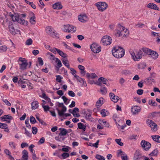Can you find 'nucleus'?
I'll use <instances>...</instances> for the list:
<instances>
[{
    "mask_svg": "<svg viewBox=\"0 0 160 160\" xmlns=\"http://www.w3.org/2000/svg\"><path fill=\"white\" fill-rule=\"evenodd\" d=\"M112 51L113 56L118 58L122 57L125 53L124 50L122 48L119 46L114 47Z\"/></svg>",
    "mask_w": 160,
    "mask_h": 160,
    "instance_id": "1",
    "label": "nucleus"
},
{
    "mask_svg": "<svg viewBox=\"0 0 160 160\" xmlns=\"http://www.w3.org/2000/svg\"><path fill=\"white\" fill-rule=\"evenodd\" d=\"M116 35L117 37L126 36L129 34V31L120 25H118L117 29L116 30Z\"/></svg>",
    "mask_w": 160,
    "mask_h": 160,
    "instance_id": "2",
    "label": "nucleus"
},
{
    "mask_svg": "<svg viewBox=\"0 0 160 160\" xmlns=\"http://www.w3.org/2000/svg\"><path fill=\"white\" fill-rule=\"evenodd\" d=\"M142 50L140 49L138 51L135 50L130 51L132 58L134 61H138L142 58L143 53Z\"/></svg>",
    "mask_w": 160,
    "mask_h": 160,
    "instance_id": "3",
    "label": "nucleus"
},
{
    "mask_svg": "<svg viewBox=\"0 0 160 160\" xmlns=\"http://www.w3.org/2000/svg\"><path fill=\"white\" fill-rule=\"evenodd\" d=\"M10 17L13 22L17 21L18 23L24 25H28V22L23 19L20 18L18 14L15 13L14 15H11Z\"/></svg>",
    "mask_w": 160,
    "mask_h": 160,
    "instance_id": "4",
    "label": "nucleus"
},
{
    "mask_svg": "<svg viewBox=\"0 0 160 160\" xmlns=\"http://www.w3.org/2000/svg\"><path fill=\"white\" fill-rule=\"evenodd\" d=\"M18 63L20 69L24 70L26 69L28 63L25 58L21 57L19 58L18 59Z\"/></svg>",
    "mask_w": 160,
    "mask_h": 160,
    "instance_id": "5",
    "label": "nucleus"
},
{
    "mask_svg": "<svg viewBox=\"0 0 160 160\" xmlns=\"http://www.w3.org/2000/svg\"><path fill=\"white\" fill-rule=\"evenodd\" d=\"M62 30L64 32H74L76 30V28L73 26L67 24L63 26Z\"/></svg>",
    "mask_w": 160,
    "mask_h": 160,
    "instance_id": "6",
    "label": "nucleus"
},
{
    "mask_svg": "<svg viewBox=\"0 0 160 160\" xmlns=\"http://www.w3.org/2000/svg\"><path fill=\"white\" fill-rule=\"evenodd\" d=\"M95 5L98 9L101 12H103L108 8V4L105 2H98L95 3Z\"/></svg>",
    "mask_w": 160,
    "mask_h": 160,
    "instance_id": "7",
    "label": "nucleus"
},
{
    "mask_svg": "<svg viewBox=\"0 0 160 160\" xmlns=\"http://www.w3.org/2000/svg\"><path fill=\"white\" fill-rule=\"evenodd\" d=\"M101 42L104 45H108L112 43V39L109 36H105L102 38Z\"/></svg>",
    "mask_w": 160,
    "mask_h": 160,
    "instance_id": "8",
    "label": "nucleus"
},
{
    "mask_svg": "<svg viewBox=\"0 0 160 160\" xmlns=\"http://www.w3.org/2000/svg\"><path fill=\"white\" fill-rule=\"evenodd\" d=\"M146 123L151 128L153 131L155 132L157 130V125L151 120L148 119L146 121Z\"/></svg>",
    "mask_w": 160,
    "mask_h": 160,
    "instance_id": "9",
    "label": "nucleus"
},
{
    "mask_svg": "<svg viewBox=\"0 0 160 160\" xmlns=\"http://www.w3.org/2000/svg\"><path fill=\"white\" fill-rule=\"evenodd\" d=\"M90 48L95 53H98L101 51V48L99 45L96 43H93L91 45Z\"/></svg>",
    "mask_w": 160,
    "mask_h": 160,
    "instance_id": "10",
    "label": "nucleus"
},
{
    "mask_svg": "<svg viewBox=\"0 0 160 160\" xmlns=\"http://www.w3.org/2000/svg\"><path fill=\"white\" fill-rule=\"evenodd\" d=\"M141 145L144 150H148L151 147V144L148 142L142 140L141 142Z\"/></svg>",
    "mask_w": 160,
    "mask_h": 160,
    "instance_id": "11",
    "label": "nucleus"
},
{
    "mask_svg": "<svg viewBox=\"0 0 160 160\" xmlns=\"http://www.w3.org/2000/svg\"><path fill=\"white\" fill-rule=\"evenodd\" d=\"M92 112L89 110H87L84 112V115L85 118L87 120L92 121L93 120L91 115Z\"/></svg>",
    "mask_w": 160,
    "mask_h": 160,
    "instance_id": "12",
    "label": "nucleus"
},
{
    "mask_svg": "<svg viewBox=\"0 0 160 160\" xmlns=\"http://www.w3.org/2000/svg\"><path fill=\"white\" fill-rule=\"evenodd\" d=\"M141 110V107L138 106H133L131 108V112L133 115L138 114Z\"/></svg>",
    "mask_w": 160,
    "mask_h": 160,
    "instance_id": "13",
    "label": "nucleus"
},
{
    "mask_svg": "<svg viewBox=\"0 0 160 160\" xmlns=\"http://www.w3.org/2000/svg\"><path fill=\"white\" fill-rule=\"evenodd\" d=\"M78 18L79 21L82 22H85L89 19L88 17L86 14L80 15L78 16Z\"/></svg>",
    "mask_w": 160,
    "mask_h": 160,
    "instance_id": "14",
    "label": "nucleus"
},
{
    "mask_svg": "<svg viewBox=\"0 0 160 160\" xmlns=\"http://www.w3.org/2000/svg\"><path fill=\"white\" fill-rule=\"evenodd\" d=\"M59 130L60 131L59 135L61 136H65L68 133L72 131L70 129L67 130L66 129L62 128H59Z\"/></svg>",
    "mask_w": 160,
    "mask_h": 160,
    "instance_id": "15",
    "label": "nucleus"
},
{
    "mask_svg": "<svg viewBox=\"0 0 160 160\" xmlns=\"http://www.w3.org/2000/svg\"><path fill=\"white\" fill-rule=\"evenodd\" d=\"M133 160H141L142 156L140 151L139 150H137L135 152L133 158Z\"/></svg>",
    "mask_w": 160,
    "mask_h": 160,
    "instance_id": "16",
    "label": "nucleus"
},
{
    "mask_svg": "<svg viewBox=\"0 0 160 160\" xmlns=\"http://www.w3.org/2000/svg\"><path fill=\"white\" fill-rule=\"evenodd\" d=\"M118 156L120 157L122 160H128L126 154L121 150H119L118 152Z\"/></svg>",
    "mask_w": 160,
    "mask_h": 160,
    "instance_id": "17",
    "label": "nucleus"
},
{
    "mask_svg": "<svg viewBox=\"0 0 160 160\" xmlns=\"http://www.w3.org/2000/svg\"><path fill=\"white\" fill-rule=\"evenodd\" d=\"M46 32L48 34L54 36L55 34L54 30L51 26L47 27L45 29Z\"/></svg>",
    "mask_w": 160,
    "mask_h": 160,
    "instance_id": "18",
    "label": "nucleus"
},
{
    "mask_svg": "<svg viewBox=\"0 0 160 160\" xmlns=\"http://www.w3.org/2000/svg\"><path fill=\"white\" fill-rule=\"evenodd\" d=\"M109 96L111 100L114 102H117L119 100V97L117 96H115L112 92L109 93Z\"/></svg>",
    "mask_w": 160,
    "mask_h": 160,
    "instance_id": "19",
    "label": "nucleus"
},
{
    "mask_svg": "<svg viewBox=\"0 0 160 160\" xmlns=\"http://www.w3.org/2000/svg\"><path fill=\"white\" fill-rule=\"evenodd\" d=\"M30 18V22L32 24H34L36 23L35 20V16L34 13L32 12H31L29 13V16Z\"/></svg>",
    "mask_w": 160,
    "mask_h": 160,
    "instance_id": "20",
    "label": "nucleus"
},
{
    "mask_svg": "<svg viewBox=\"0 0 160 160\" xmlns=\"http://www.w3.org/2000/svg\"><path fill=\"white\" fill-rule=\"evenodd\" d=\"M63 6L61 3L58 2L54 3L52 5V8L54 9L60 10L62 8Z\"/></svg>",
    "mask_w": 160,
    "mask_h": 160,
    "instance_id": "21",
    "label": "nucleus"
},
{
    "mask_svg": "<svg viewBox=\"0 0 160 160\" xmlns=\"http://www.w3.org/2000/svg\"><path fill=\"white\" fill-rule=\"evenodd\" d=\"M76 79L80 83L82 86L84 87L87 86V83L84 79L80 78L79 76L76 78Z\"/></svg>",
    "mask_w": 160,
    "mask_h": 160,
    "instance_id": "22",
    "label": "nucleus"
},
{
    "mask_svg": "<svg viewBox=\"0 0 160 160\" xmlns=\"http://www.w3.org/2000/svg\"><path fill=\"white\" fill-rule=\"evenodd\" d=\"M147 7L148 8L152 9L157 10H159V8L157 7V5L154 3H150L147 5Z\"/></svg>",
    "mask_w": 160,
    "mask_h": 160,
    "instance_id": "23",
    "label": "nucleus"
},
{
    "mask_svg": "<svg viewBox=\"0 0 160 160\" xmlns=\"http://www.w3.org/2000/svg\"><path fill=\"white\" fill-rule=\"evenodd\" d=\"M104 98H100L96 102V105L97 108H99L103 103Z\"/></svg>",
    "mask_w": 160,
    "mask_h": 160,
    "instance_id": "24",
    "label": "nucleus"
},
{
    "mask_svg": "<svg viewBox=\"0 0 160 160\" xmlns=\"http://www.w3.org/2000/svg\"><path fill=\"white\" fill-rule=\"evenodd\" d=\"M22 160H28V153L27 150H23L22 152Z\"/></svg>",
    "mask_w": 160,
    "mask_h": 160,
    "instance_id": "25",
    "label": "nucleus"
},
{
    "mask_svg": "<svg viewBox=\"0 0 160 160\" xmlns=\"http://www.w3.org/2000/svg\"><path fill=\"white\" fill-rule=\"evenodd\" d=\"M113 119L115 122L116 124L118 126V123L122 121L120 119L119 116L115 114H114L112 117Z\"/></svg>",
    "mask_w": 160,
    "mask_h": 160,
    "instance_id": "26",
    "label": "nucleus"
},
{
    "mask_svg": "<svg viewBox=\"0 0 160 160\" xmlns=\"http://www.w3.org/2000/svg\"><path fill=\"white\" fill-rule=\"evenodd\" d=\"M79 112V110L77 108H75L72 111V113L73 116L75 117H79L80 115L79 113H77Z\"/></svg>",
    "mask_w": 160,
    "mask_h": 160,
    "instance_id": "27",
    "label": "nucleus"
},
{
    "mask_svg": "<svg viewBox=\"0 0 160 160\" xmlns=\"http://www.w3.org/2000/svg\"><path fill=\"white\" fill-rule=\"evenodd\" d=\"M78 128L82 130L83 132L85 131L86 130V124L82 123L81 122H79L78 123Z\"/></svg>",
    "mask_w": 160,
    "mask_h": 160,
    "instance_id": "28",
    "label": "nucleus"
},
{
    "mask_svg": "<svg viewBox=\"0 0 160 160\" xmlns=\"http://www.w3.org/2000/svg\"><path fill=\"white\" fill-rule=\"evenodd\" d=\"M9 28L11 33L13 35L16 34L17 32L19 31L18 30L14 29V27L12 25H9Z\"/></svg>",
    "mask_w": 160,
    "mask_h": 160,
    "instance_id": "29",
    "label": "nucleus"
},
{
    "mask_svg": "<svg viewBox=\"0 0 160 160\" xmlns=\"http://www.w3.org/2000/svg\"><path fill=\"white\" fill-rule=\"evenodd\" d=\"M78 68L81 71V74L83 76H84L86 73V71H85V67L82 65H79L78 66Z\"/></svg>",
    "mask_w": 160,
    "mask_h": 160,
    "instance_id": "30",
    "label": "nucleus"
},
{
    "mask_svg": "<svg viewBox=\"0 0 160 160\" xmlns=\"http://www.w3.org/2000/svg\"><path fill=\"white\" fill-rule=\"evenodd\" d=\"M62 63L66 67L68 68H70L69 61L67 58H63L62 59Z\"/></svg>",
    "mask_w": 160,
    "mask_h": 160,
    "instance_id": "31",
    "label": "nucleus"
},
{
    "mask_svg": "<svg viewBox=\"0 0 160 160\" xmlns=\"http://www.w3.org/2000/svg\"><path fill=\"white\" fill-rule=\"evenodd\" d=\"M38 102L37 101L33 102L32 103V108L35 110L37 108L39 107Z\"/></svg>",
    "mask_w": 160,
    "mask_h": 160,
    "instance_id": "32",
    "label": "nucleus"
},
{
    "mask_svg": "<svg viewBox=\"0 0 160 160\" xmlns=\"http://www.w3.org/2000/svg\"><path fill=\"white\" fill-rule=\"evenodd\" d=\"M150 55L154 59H157L158 56V53L156 52L153 50L151 51Z\"/></svg>",
    "mask_w": 160,
    "mask_h": 160,
    "instance_id": "33",
    "label": "nucleus"
},
{
    "mask_svg": "<svg viewBox=\"0 0 160 160\" xmlns=\"http://www.w3.org/2000/svg\"><path fill=\"white\" fill-rule=\"evenodd\" d=\"M153 140L154 141L160 143V136L157 135H154L151 136Z\"/></svg>",
    "mask_w": 160,
    "mask_h": 160,
    "instance_id": "34",
    "label": "nucleus"
},
{
    "mask_svg": "<svg viewBox=\"0 0 160 160\" xmlns=\"http://www.w3.org/2000/svg\"><path fill=\"white\" fill-rule=\"evenodd\" d=\"M1 119L3 121H8V120H10L12 118V116L9 115H5L1 117Z\"/></svg>",
    "mask_w": 160,
    "mask_h": 160,
    "instance_id": "35",
    "label": "nucleus"
},
{
    "mask_svg": "<svg viewBox=\"0 0 160 160\" xmlns=\"http://www.w3.org/2000/svg\"><path fill=\"white\" fill-rule=\"evenodd\" d=\"M99 123L102 125L103 126H105V127H108L109 124L107 122L104 120L99 119L98 121Z\"/></svg>",
    "mask_w": 160,
    "mask_h": 160,
    "instance_id": "36",
    "label": "nucleus"
},
{
    "mask_svg": "<svg viewBox=\"0 0 160 160\" xmlns=\"http://www.w3.org/2000/svg\"><path fill=\"white\" fill-rule=\"evenodd\" d=\"M154 78V77L152 75L149 78H146L145 79V82L151 83L152 82H155Z\"/></svg>",
    "mask_w": 160,
    "mask_h": 160,
    "instance_id": "37",
    "label": "nucleus"
},
{
    "mask_svg": "<svg viewBox=\"0 0 160 160\" xmlns=\"http://www.w3.org/2000/svg\"><path fill=\"white\" fill-rule=\"evenodd\" d=\"M141 49V50H142V53H143V52H144V53L147 54H148L149 55H150L151 52L152 51L150 49L145 48Z\"/></svg>",
    "mask_w": 160,
    "mask_h": 160,
    "instance_id": "38",
    "label": "nucleus"
},
{
    "mask_svg": "<svg viewBox=\"0 0 160 160\" xmlns=\"http://www.w3.org/2000/svg\"><path fill=\"white\" fill-rule=\"evenodd\" d=\"M100 112L101 115L103 117H105L109 114V112L105 109L101 110Z\"/></svg>",
    "mask_w": 160,
    "mask_h": 160,
    "instance_id": "39",
    "label": "nucleus"
},
{
    "mask_svg": "<svg viewBox=\"0 0 160 160\" xmlns=\"http://www.w3.org/2000/svg\"><path fill=\"white\" fill-rule=\"evenodd\" d=\"M53 60L55 61L56 63H57V67L60 68L62 66V64L61 61L58 58H54Z\"/></svg>",
    "mask_w": 160,
    "mask_h": 160,
    "instance_id": "40",
    "label": "nucleus"
},
{
    "mask_svg": "<svg viewBox=\"0 0 160 160\" xmlns=\"http://www.w3.org/2000/svg\"><path fill=\"white\" fill-rule=\"evenodd\" d=\"M69 69L71 71V73L73 76L74 78H77L78 76L76 74V71L72 68H70Z\"/></svg>",
    "mask_w": 160,
    "mask_h": 160,
    "instance_id": "41",
    "label": "nucleus"
},
{
    "mask_svg": "<svg viewBox=\"0 0 160 160\" xmlns=\"http://www.w3.org/2000/svg\"><path fill=\"white\" fill-rule=\"evenodd\" d=\"M40 97L43 98H44L48 102H50V99L48 98L46 94L43 93L41 95L39 96Z\"/></svg>",
    "mask_w": 160,
    "mask_h": 160,
    "instance_id": "42",
    "label": "nucleus"
},
{
    "mask_svg": "<svg viewBox=\"0 0 160 160\" xmlns=\"http://www.w3.org/2000/svg\"><path fill=\"white\" fill-rule=\"evenodd\" d=\"M58 53L61 57L65 58L68 57V55L65 53H64L62 51L59 49Z\"/></svg>",
    "mask_w": 160,
    "mask_h": 160,
    "instance_id": "43",
    "label": "nucleus"
},
{
    "mask_svg": "<svg viewBox=\"0 0 160 160\" xmlns=\"http://www.w3.org/2000/svg\"><path fill=\"white\" fill-rule=\"evenodd\" d=\"M124 122L123 121H121L119 122L118 124L117 127L118 128H121L122 129H123L125 128V126L122 125V124Z\"/></svg>",
    "mask_w": 160,
    "mask_h": 160,
    "instance_id": "44",
    "label": "nucleus"
},
{
    "mask_svg": "<svg viewBox=\"0 0 160 160\" xmlns=\"http://www.w3.org/2000/svg\"><path fill=\"white\" fill-rule=\"evenodd\" d=\"M98 81L99 82H102L103 84H106V82L108 81L105 78L101 77L98 79Z\"/></svg>",
    "mask_w": 160,
    "mask_h": 160,
    "instance_id": "45",
    "label": "nucleus"
},
{
    "mask_svg": "<svg viewBox=\"0 0 160 160\" xmlns=\"http://www.w3.org/2000/svg\"><path fill=\"white\" fill-rule=\"evenodd\" d=\"M100 92L102 94L105 95L107 92V90L105 87H102L100 89Z\"/></svg>",
    "mask_w": 160,
    "mask_h": 160,
    "instance_id": "46",
    "label": "nucleus"
},
{
    "mask_svg": "<svg viewBox=\"0 0 160 160\" xmlns=\"http://www.w3.org/2000/svg\"><path fill=\"white\" fill-rule=\"evenodd\" d=\"M7 50V47L5 45L0 46V52L6 51Z\"/></svg>",
    "mask_w": 160,
    "mask_h": 160,
    "instance_id": "47",
    "label": "nucleus"
},
{
    "mask_svg": "<svg viewBox=\"0 0 160 160\" xmlns=\"http://www.w3.org/2000/svg\"><path fill=\"white\" fill-rule=\"evenodd\" d=\"M99 142V140H98L96 142L94 143H90L89 144V145L92 147H94L97 148L98 147V143Z\"/></svg>",
    "mask_w": 160,
    "mask_h": 160,
    "instance_id": "48",
    "label": "nucleus"
},
{
    "mask_svg": "<svg viewBox=\"0 0 160 160\" xmlns=\"http://www.w3.org/2000/svg\"><path fill=\"white\" fill-rule=\"evenodd\" d=\"M56 80L58 82H61L62 79H63V77L59 75H57L56 76Z\"/></svg>",
    "mask_w": 160,
    "mask_h": 160,
    "instance_id": "49",
    "label": "nucleus"
},
{
    "mask_svg": "<svg viewBox=\"0 0 160 160\" xmlns=\"http://www.w3.org/2000/svg\"><path fill=\"white\" fill-rule=\"evenodd\" d=\"M158 152V150L157 149H155L150 154L151 156H155L157 155Z\"/></svg>",
    "mask_w": 160,
    "mask_h": 160,
    "instance_id": "50",
    "label": "nucleus"
},
{
    "mask_svg": "<svg viewBox=\"0 0 160 160\" xmlns=\"http://www.w3.org/2000/svg\"><path fill=\"white\" fill-rule=\"evenodd\" d=\"M148 104L150 105L153 106H156L157 105L155 102L152 100L149 101Z\"/></svg>",
    "mask_w": 160,
    "mask_h": 160,
    "instance_id": "51",
    "label": "nucleus"
},
{
    "mask_svg": "<svg viewBox=\"0 0 160 160\" xmlns=\"http://www.w3.org/2000/svg\"><path fill=\"white\" fill-rule=\"evenodd\" d=\"M116 142L119 145L122 146L123 145V143L121 142V140L120 139H116L115 140Z\"/></svg>",
    "mask_w": 160,
    "mask_h": 160,
    "instance_id": "52",
    "label": "nucleus"
},
{
    "mask_svg": "<svg viewBox=\"0 0 160 160\" xmlns=\"http://www.w3.org/2000/svg\"><path fill=\"white\" fill-rule=\"evenodd\" d=\"M95 158L98 160H105V158L103 156L98 154L96 155Z\"/></svg>",
    "mask_w": 160,
    "mask_h": 160,
    "instance_id": "53",
    "label": "nucleus"
},
{
    "mask_svg": "<svg viewBox=\"0 0 160 160\" xmlns=\"http://www.w3.org/2000/svg\"><path fill=\"white\" fill-rule=\"evenodd\" d=\"M146 66L145 64L143 63H141L138 65V68L139 69H144Z\"/></svg>",
    "mask_w": 160,
    "mask_h": 160,
    "instance_id": "54",
    "label": "nucleus"
},
{
    "mask_svg": "<svg viewBox=\"0 0 160 160\" xmlns=\"http://www.w3.org/2000/svg\"><path fill=\"white\" fill-rule=\"evenodd\" d=\"M30 122L32 124L35 123L37 122L35 118L32 116H30Z\"/></svg>",
    "mask_w": 160,
    "mask_h": 160,
    "instance_id": "55",
    "label": "nucleus"
},
{
    "mask_svg": "<svg viewBox=\"0 0 160 160\" xmlns=\"http://www.w3.org/2000/svg\"><path fill=\"white\" fill-rule=\"evenodd\" d=\"M32 40L31 38L27 40L25 42V44L27 45H30L32 44Z\"/></svg>",
    "mask_w": 160,
    "mask_h": 160,
    "instance_id": "56",
    "label": "nucleus"
},
{
    "mask_svg": "<svg viewBox=\"0 0 160 160\" xmlns=\"http://www.w3.org/2000/svg\"><path fill=\"white\" fill-rule=\"evenodd\" d=\"M61 156L63 159H65L69 156V154L68 153L64 152L63 153Z\"/></svg>",
    "mask_w": 160,
    "mask_h": 160,
    "instance_id": "57",
    "label": "nucleus"
},
{
    "mask_svg": "<svg viewBox=\"0 0 160 160\" xmlns=\"http://www.w3.org/2000/svg\"><path fill=\"white\" fill-rule=\"evenodd\" d=\"M7 126L6 124L0 122V128H1L7 129Z\"/></svg>",
    "mask_w": 160,
    "mask_h": 160,
    "instance_id": "58",
    "label": "nucleus"
},
{
    "mask_svg": "<svg viewBox=\"0 0 160 160\" xmlns=\"http://www.w3.org/2000/svg\"><path fill=\"white\" fill-rule=\"evenodd\" d=\"M42 107L44 109V111L45 112H47L49 110L50 108L47 105H44L43 104H42Z\"/></svg>",
    "mask_w": 160,
    "mask_h": 160,
    "instance_id": "59",
    "label": "nucleus"
},
{
    "mask_svg": "<svg viewBox=\"0 0 160 160\" xmlns=\"http://www.w3.org/2000/svg\"><path fill=\"white\" fill-rule=\"evenodd\" d=\"M59 50V49H57L56 48H51V49L50 50V51L54 53H58V51Z\"/></svg>",
    "mask_w": 160,
    "mask_h": 160,
    "instance_id": "60",
    "label": "nucleus"
},
{
    "mask_svg": "<svg viewBox=\"0 0 160 160\" xmlns=\"http://www.w3.org/2000/svg\"><path fill=\"white\" fill-rule=\"evenodd\" d=\"M68 93L70 96L72 97H74L75 96V94L72 91H69Z\"/></svg>",
    "mask_w": 160,
    "mask_h": 160,
    "instance_id": "61",
    "label": "nucleus"
},
{
    "mask_svg": "<svg viewBox=\"0 0 160 160\" xmlns=\"http://www.w3.org/2000/svg\"><path fill=\"white\" fill-rule=\"evenodd\" d=\"M32 133L33 134H35L37 133L38 129L37 128L35 127H32Z\"/></svg>",
    "mask_w": 160,
    "mask_h": 160,
    "instance_id": "62",
    "label": "nucleus"
},
{
    "mask_svg": "<svg viewBox=\"0 0 160 160\" xmlns=\"http://www.w3.org/2000/svg\"><path fill=\"white\" fill-rule=\"evenodd\" d=\"M69 147L66 146V147L63 148L62 149H59V150H62V151L68 152L69 151Z\"/></svg>",
    "mask_w": 160,
    "mask_h": 160,
    "instance_id": "63",
    "label": "nucleus"
},
{
    "mask_svg": "<svg viewBox=\"0 0 160 160\" xmlns=\"http://www.w3.org/2000/svg\"><path fill=\"white\" fill-rule=\"evenodd\" d=\"M9 146L12 148L14 149L16 148L15 144L13 142H10L9 143Z\"/></svg>",
    "mask_w": 160,
    "mask_h": 160,
    "instance_id": "64",
    "label": "nucleus"
}]
</instances>
